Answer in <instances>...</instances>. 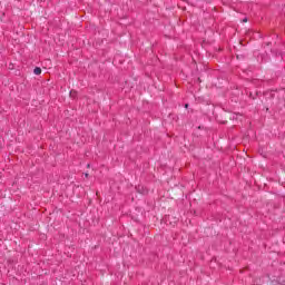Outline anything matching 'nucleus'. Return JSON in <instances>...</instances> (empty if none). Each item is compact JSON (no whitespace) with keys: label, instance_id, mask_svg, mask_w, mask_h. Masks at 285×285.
<instances>
[{"label":"nucleus","instance_id":"7ed1b4c3","mask_svg":"<svg viewBox=\"0 0 285 285\" xmlns=\"http://www.w3.org/2000/svg\"><path fill=\"white\" fill-rule=\"evenodd\" d=\"M246 21H248V18L243 19V23H246Z\"/></svg>","mask_w":285,"mask_h":285},{"label":"nucleus","instance_id":"f257e3e1","mask_svg":"<svg viewBox=\"0 0 285 285\" xmlns=\"http://www.w3.org/2000/svg\"><path fill=\"white\" fill-rule=\"evenodd\" d=\"M37 75H41V68L37 67Z\"/></svg>","mask_w":285,"mask_h":285},{"label":"nucleus","instance_id":"f03ea898","mask_svg":"<svg viewBox=\"0 0 285 285\" xmlns=\"http://www.w3.org/2000/svg\"><path fill=\"white\" fill-rule=\"evenodd\" d=\"M33 75H37V67L33 68Z\"/></svg>","mask_w":285,"mask_h":285},{"label":"nucleus","instance_id":"0eeeda50","mask_svg":"<svg viewBox=\"0 0 285 285\" xmlns=\"http://www.w3.org/2000/svg\"><path fill=\"white\" fill-rule=\"evenodd\" d=\"M85 177H88V173L85 174Z\"/></svg>","mask_w":285,"mask_h":285},{"label":"nucleus","instance_id":"39448f33","mask_svg":"<svg viewBox=\"0 0 285 285\" xmlns=\"http://www.w3.org/2000/svg\"><path fill=\"white\" fill-rule=\"evenodd\" d=\"M185 108H188V104L185 105Z\"/></svg>","mask_w":285,"mask_h":285},{"label":"nucleus","instance_id":"20e7f679","mask_svg":"<svg viewBox=\"0 0 285 285\" xmlns=\"http://www.w3.org/2000/svg\"><path fill=\"white\" fill-rule=\"evenodd\" d=\"M70 97H75V91H70Z\"/></svg>","mask_w":285,"mask_h":285},{"label":"nucleus","instance_id":"423d86ee","mask_svg":"<svg viewBox=\"0 0 285 285\" xmlns=\"http://www.w3.org/2000/svg\"><path fill=\"white\" fill-rule=\"evenodd\" d=\"M87 168H90V164L87 165Z\"/></svg>","mask_w":285,"mask_h":285}]
</instances>
